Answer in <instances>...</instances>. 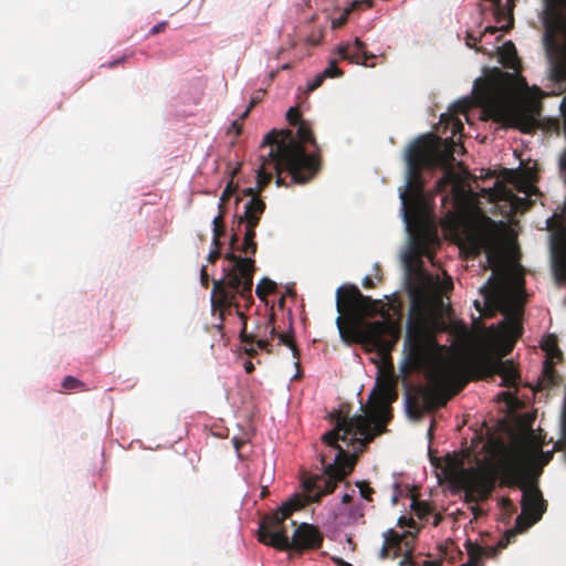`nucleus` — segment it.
<instances>
[{"label":"nucleus","instance_id":"obj_61","mask_svg":"<svg viewBox=\"0 0 566 566\" xmlns=\"http://www.w3.org/2000/svg\"><path fill=\"white\" fill-rule=\"evenodd\" d=\"M472 511H473V514H474L475 516H478V515L480 514V512H481V509H480L479 506H473V507H472Z\"/></svg>","mask_w":566,"mask_h":566},{"label":"nucleus","instance_id":"obj_25","mask_svg":"<svg viewBox=\"0 0 566 566\" xmlns=\"http://www.w3.org/2000/svg\"><path fill=\"white\" fill-rule=\"evenodd\" d=\"M520 532L521 531L516 525L513 530L506 531L499 541L497 545L492 548V556H495L501 549L505 548L510 543H512L515 539L516 534Z\"/></svg>","mask_w":566,"mask_h":566},{"label":"nucleus","instance_id":"obj_23","mask_svg":"<svg viewBox=\"0 0 566 566\" xmlns=\"http://www.w3.org/2000/svg\"><path fill=\"white\" fill-rule=\"evenodd\" d=\"M504 332L512 338L513 343L516 342V339H518L523 333V327L520 319L516 316L510 317L505 323Z\"/></svg>","mask_w":566,"mask_h":566},{"label":"nucleus","instance_id":"obj_46","mask_svg":"<svg viewBox=\"0 0 566 566\" xmlns=\"http://www.w3.org/2000/svg\"><path fill=\"white\" fill-rule=\"evenodd\" d=\"M213 227L223 228L224 227V216L218 214L212 220Z\"/></svg>","mask_w":566,"mask_h":566},{"label":"nucleus","instance_id":"obj_37","mask_svg":"<svg viewBox=\"0 0 566 566\" xmlns=\"http://www.w3.org/2000/svg\"><path fill=\"white\" fill-rule=\"evenodd\" d=\"M364 506L363 505H355L350 509L349 512V520L353 523H357L359 520L364 518Z\"/></svg>","mask_w":566,"mask_h":566},{"label":"nucleus","instance_id":"obj_58","mask_svg":"<svg viewBox=\"0 0 566 566\" xmlns=\"http://www.w3.org/2000/svg\"><path fill=\"white\" fill-rule=\"evenodd\" d=\"M503 506L512 509L513 504H512V502L509 499H504L503 500Z\"/></svg>","mask_w":566,"mask_h":566},{"label":"nucleus","instance_id":"obj_29","mask_svg":"<svg viewBox=\"0 0 566 566\" xmlns=\"http://www.w3.org/2000/svg\"><path fill=\"white\" fill-rule=\"evenodd\" d=\"M62 387L65 389V390H71V389H80V390H85V385L84 382H82L81 380H78L77 378L73 377V376H66L63 381H62Z\"/></svg>","mask_w":566,"mask_h":566},{"label":"nucleus","instance_id":"obj_10","mask_svg":"<svg viewBox=\"0 0 566 566\" xmlns=\"http://www.w3.org/2000/svg\"><path fill=\"white\" fill-rule=\"evenodd\" d=\"M457 483L465 492L467 502L483 501L494 489V478L486 471L475 468L463 469Z\"/></svg>","mask_w":566,"mask_h":566},{"label":"nucleus","instance_id":"obj_44","mask_svg":"<svg viewBox=\"0 0 566 566\" xmlns=\"http://www.w3.org/2000/svg\"><path fill=\"white\" fill-rule=\"evenodd\" d=\"M242 119H237L234 122H232L230 128H229V133L233 132L235 134V136H239L242 132V124L240 123Z\"/></svg>","mask_w":566,"mask_h":566},{"label":"nucleus","instance_id":"obj_17","mask_svg":"<svg viewBox=\"0 0 566 566\" xmlns=\"http://www.w3.org/2000/svg\"><path fill=\"white\" fill-rule=\"evenodd\" d=\"M409 534V532L400 535L394 530H388L384 533V544L380 549V558H398L401 555V542Z\"/></svg>","mask_w":566,"mask_h":566},{"label":"nucleus","instance_id":"obj_62","mask_svg":"<svg viewBox=\"0 0 566 566\" xmlns=\"http://www.w3.org/2000/svg\"><path fill=\"white\" fill-rule=\"evenodd\" d=\"M345 21H346V17H344V18H342V19H339V21H338L337 23H336V22H334V25H335V27H339V25H342Z\"/></svg>","mask_w":566,"mask_h":566},{"label":"nucleus","instance_id":"obj_22","mask_svg":"<svg viewBox=\"0 0 566 566\" xmlns=\"http://www.w3.org/2000/svg\"><path fill=\"white\" fill-rule=\"evenodd\" d=\"M499 91V87H497V84L496 83H488L484 87L481 88V91L479 92V97L481 99V102L486 106V107H495L497 108L499 107V101H497V92Z\"/></svg>","mask_w":566,"mask_h":566},{"label":"nucleus","instance_id":"obj_13","mask_svg":"<svg viewBox=\"0 0 566 566\" xmlns=\"http://www.w3.org/2000/svg\"><path fill=\"white\" fill-rule=\"evenodd\" d=\"M286 119L293 126H297L296 134L293 136L303 147L305 144H311L316 148L314 154H318V146L314 137L313 130L310 124L301 118V113L297 108L291 107L286 113Z\"/></svg>","mask_w":566,"mask_h":566},{"label":"nucleus","instance_id":"obj_43","mask_svg":"<svg viewBox=\"0 0 566 566\" xmlns=\"http://www.w3.org/2000/svg\"><path fill=\"white\" fill-rule=\"evenodd\" d=\"M166 27H167V22L166 21L159 22V23H157L156 25H154L151 28L149 33H150V35H157L160 32H164Z\"/></svg>","mask_w":566,"mask_h":566},{"label":"nucleus","instance_id":"obj_7","mask_svg":"<svg viewBox=\"0 0 566 566\" xmlns=\"http://www.w3.org/2000/svg\"><path fill=\"white\" fill-rule=\"evenodd\" d=\"M499 469L505 485L523 489L522 513L516 517V526L520 531H525L542 518L547 510V502L537 486L525 483V461L522 454L503 455L499 461Z\"/></svg>","mask_w":566,"mask_h":566},{"label":"nucleus","instance_id":"obj_59","mask_svg":"<svg viewBox=\"0 0 566 566\" xmlns=\"http://www.w3.org/2000/svg\"><path fill=\"white\" fill-rule=\"evenodd\" d=\"M268 494H269V490H268V488H266V486H264V488L262 489V492H261V497H262V499H264Z\"/></svg>","mask_w":566,"mask_h":566},{"label":"nucleus","instance_id":"obj_54","mask_svg":"<svg viewBox=\"0 0 566 566\" xmlns=\"http://www.w3.org/2000/svg\"><path fill=\"white\" fill-rule=\"evenodd\" d=\"M333 560L338 565V566H353L352 564L345 562L344 559L342 558H333Z\"/></svg>","mask_w":566,"mask_h":566},{"label":"nucleus","instance_id":"obj_47","mask_svg":"<svg viewBox=\"0 0 566 566\" xmlns=\"http://www.w3.org/2000/svg\"><path fill=\"white\" fill-rule=\"evenodd\" d=\"M411 563V552L408 551L406 554H405V557L400 560L399 565L400 566H406L407 564Z\"/></svg>","mask_w":566,"mask_h":566},{"label":"nucleus","instance_id":"obj_31","mask_svg":"<svg viewBox=\"0 0 566 566\" xmlns=\"http://www.w3.org/2000/svg\"><path fill=\"white\" fill-rule=\"evenodd\" d=\"M359 489L360 496L367 501H373V494L375 493L374 489L369 485L367 481H358L356 483Z\"/></svg>","mask_w":566,"mask_h":566},{"label":"nucleus","instance_id":"obj_50","mask_svg":"<svg viewBox=\"0 0 566 566\" xmlns=\"http://www.w3.org/2000/svg\"><path fill=\"white\" fill-rule=\"evenodd\" d=\"M241 169V164H238L234 168L231 169L230 171V179L229 180H232L234 179V177L239 174Z\"/></svg>","mask_w":566,"mask_h":566},{"label":"nucleus","instance_id":"obj_42","mask_svg":"<svg viewBox=\"0 0 566 566\" xmlns=\"http://www.w3.org/2000/svg\"><path fill=\"white\" fill-rule=\"evenodd\" d=\"M200 282L205 289H207L209 286L210 279H209L206 266H202V269L200 271Z\"/></svg>","mask_w":566,"mask_h":566},{"label":"nucleus","instance_id":"obj_63","mask_svg":"<svg viewBox=\"0 0 566 566\" xmlns=\"http://www.w3.org/2000/svg\"><path fill=\"white\" fill-rule=\"evenodd\" d=\"M292 69V64L291 63H285L281 66V70H290Z\"/></svg>","mask_w":566,"mask_h":566},{"label":"nucleus","instance_id":"obj_33","mask_svg":"<svg viewBox=\"0 0 566 566\" xmlns=\"http://www.w3.org/2000/svg\"><path fill=\"white\" fill-rule=\"evenodd\" d=\"M240 250L244 254L254 255L258 251V244L254 239L243 238V242H242Z\"/></svg>","mask_w":566,"mask_h":566},{"label":"nucleus","instance_id":"obj_8","mask_svg":"<svg viewBox=\"0 0 566 566\" xmlns=\"http://www.w3.org/2000/svg\"><path fill=\"white\" fill-rule=\"evenodd\" d=\"M512 345L505 349L493 350L485 347L473 353L467 360V365L472 377L483 379L499 375L502 378L501 386L513 388L516 387L518 371L511 360L502 358L511 352Z\"/></svg>","mask_w":566,"mask_h":566},{"label":"nucleus","instance_id":"obj_11","mask_svg":"<svg viewBox=\"0 0 566 566\" xmlns=\"http://www.w3.org/2000/svg\"><path fill=\"white\" fill-rule=\"evenodd\" d=\"M552 269L558 283H566V228L551 235Z\"/></svg>","mask_w":566,"mask_h":566},{"label":"nucleus","instance_id":"obj_51","mask_svg":"<svg viewBox=\"0 0 566 566\" xmlns=\"http://www.w3.org/2000/svg\"><path fill=\"white\" fill-rule=\"evenodd\" d=\"M363 285H364L365 287H367V289H371V287H374V282H373L371 277H370V276H366V277H364V280H363Z\"/></svg>","mask_w":566,"mask_h":566},{"label":"nucleus","instance_id":"obj_15","mask_svg":"<svg viewBox=\"0 0 566 566\" xmlns=\"http://www.w3.org/2000/svg\"><path fill=\"white\" fill-rule=\"evenodd\" d=\"M342 60H348L350 63L367 65L369 59H374V54H368L366 44L359 39H355L353 43L339 45L337 49Z\"/></svg>","mask_w":566,"mask_h":566},{"label":"nucleus","instance_id":"obj_55","mask_svg":"<svg viewBox=\"0 0 566 566\" xmlns=\"http://www.w3.org/2000/svg\"><path fill=\"white\" fill-rule=\"evenodd\" d=\"M352 501V496L349 494H344L342 497V503L348 504Z\"/></svg>","mask_w":566,"mask_h":566},{"label":"nucleus","instance_id":"obj_32","mask_svg":"<svg viewBox=\"0 0 566 566\" xmlns=\"http://www.w3.org/2000/svg\"><path fill=\"white\" fill-rule=\"evenodd\" d=\"M468 554L470 556V559L473 562L480 559L484 555H489L483 547L479 545H473L472 543H469Z\"/></svg>","mask_w":566,"mask_h":566},{"label":"nucleus","instance_id":"obj_19","mask_svg":"<svg viewBox=\"0 0 566 566\" xmlns=\"http://www.w3.org/2000/svg\"><path fill=\"white\" fill-rule=\"evenodd\" d=\"M514 453L522 454V457L525 461V467L527 465V462L531 459L536 460L541 465L548 464V462L553 459V451L544 452L542 450L541 446H535V447H532V448H530L527 450H523V451H512V452L506 453L505 455H511Z\"/></svg>","mask_w":566,"mask_h":566},{"label":"nucleus","instance_id":"obj_12","mask_svg":"<svg viewBox=\"0 0 566 566\" xmlns=\"http://www.w3.org/2000/svg\"><path fill=\"white\" fill-rule=\"evenodd\" d=\"M266 209L265 201H252L244 207L242 214H237L238 227L244 226V238L255 239V229Z\"/></svg>","mask_w":566,"mask_h":566},{"label":"nucleus","instance_id":"obj_45","mask_svg":"<svg viewBox=\"0 0 566 566\" xmlns=\"http://www.w3.org/2000/svg\"><path fill=\"white\" fill-rule=\"evenodd\" d=\"M398 525L403 527V526H409V527H413L416 525L413 518L409 517V518H406L405 516H400L399 520H398Z\"/></svg>","mask_w":566,"mask_h":566},{"label":"nucleus","instance_id":"obj_27","mask_svg":"<svg viewBox=\"0 0 566 566\" xmlns=\"http://www.w3.org/2000/svg\"><path fill=\"white\" fill-rule=\"evenodd\" d=\"M450 122H451L450 125H451V134H452V136L450 138L444 139V140L441 139V146L442 147L444 146L447 140L448 142H450V140L454 142L453 140V136H455L458 134H461L462 130L464 129V126H463V124H462V122L460 119L450 116ZM453 144H454V146H453V153H454L455 151V143H453Z\"/></svg>","mask_w":566,"mask_h":566},{"label":"nucleus","instance_id":"obj_24","mask_svg":"<svg viewBox=\"0 0 566 566\" xmlns=\"http://www.w3.org/2000/svg\"><path fill=\"white\" fill-rule=\"evenodd\" d=\"M275 290L276 283L268 277H264L256 285L255 294L259 298L265 300L266 295L274 293Z\"/></svg>","mask_w":566,"mask_h":566},{"label":"nucleus","instance_id":"obj_39","mask_svg":"<svg viewBox=\"0 0 566 566\" xmlns=\"http://www.w3.org/2000/svg\"><path fill=\"white\" fill-rule=\"evenodd\" d=\"M226 227L219 228L213 227V238H212V245H221V237L224 234Z\"/></svg>","mask_w":566,"mask_h":566},{"label":"nucleus","instance_id":"obj_53","mask_svg":"<svg viewBox=\"0 0 566 566\" xmlns=\"http://www.w3.org/2000/svg\"><path fill=\"white\" fill-rule=\"evenodd\" d=\"M218 209H219V213L218 214L224 216L226 214V202H222L220 200L219 205H218Z\"/></svg>","mask_w":566,"mask_h":566},{"label":"nucleus","instance_id":"obj_36","mask_svg":"<svg viewBox=\"0 0 566 566\" xmlns=\"http://www.w3.org/2000/svg\"><path fill=\"white\" fill-rule=\"evenodd\" d=\"M238 185H235L232 180H229L224 190L222 191V195L220 197V200L222 202H227L232 195L237 191Z\"/></svg>","mask_w":566,"mask_h":566},{"label":"nucleus","instance_id":"obj_14","mask_svg":"<svg viewBox=\"0 0 566 566\" xmlns=\"http://www.w3.org/2000/svg\"><path fill=\"white\" fill-rule=\"evenodd\" d=\"M235 313L240 317V319L242 321V328H241V332H240V340H241V343H243L245 345L244 352L250 357H255L256 354H258V350L253 347V344L255 343L256 346L260 349H263L266 353L271 354L272 353V349H271L272 345H271V342L269 339H266V338H259V339L255 340V336L253 334H248L247 333V315L243 312L240 311V306L235 307Z\"/></svg>","mask_w":566,"mask_h":566},{"label":"nucleus","instance_id":"obj_56","mask_svg":"<svg viewBox=\"0 0 566 566\" xmlns=\"http://www.w3.org/2000/svg\"><path fill=\"white\" fill-rule=\"evenodd\" d=\"M244 442L243 441H239L237 439L233 440V446L235 448L237 451L240 450L241 446L243 444Z\"/></svg>","mask_w":566,"mask_h":566},{"label":"nucleus","instance_id":"obj_21","mask_svg":"<svg viewBox=\"0 0 566 566\" xmlns=\"http://www.w3.org/2000/svg\"><path fill=\"white\" fill-rule=\"evenodd\" d=\"M261 165L256 175V189L261 193L272 179L270 163H268V154L260 156Z\"/></svg>","mask_w":566,"mask_h":566},{"label":"nucleus","instance_id":"obj_60","mask_svg":"<svg viewBox=\"0 0 566 566\" xmlns=\"http://www.w3.org/2000/svg\"><path fill=\"white\" fill-rule=\"evenodd\" d=\"M361 3H364L367 8L373 7V0H363Z\"/></svg>","mask_w":566,"mask_h":566},{"label":"nucleus","instance_id":"obj_6","mask_svg":"<svg viewBox=\"0 0 566 566\" xmlns=\"http://www.w3.org/2000/svg\"><path fill=\"white\" fill-rule=\"evenodd\" d=\"M444 331L446 322L436 315L422 310H415L410 314L403 340V355L411 370L422 371L432 365L440 349L437 335Z\"/></svg>","mask_w":566,"mask_h":566},{"label":"nucleus","instance_id":"obj_52","mask_svg":"<svg viewBox=\"0 0 566 566\" xmlns=\"http://www.w3.org/2000/svg\"><path fill=\"white\" fill-rule=\"evenodd\" d=\"M244 369L248 374H251L254 370V365L252 361L248 360L244 363Z\"/></svg>","mask_w":566,"mask_h":566},{"label":"nucleus","instance_id":"obj_4","mask_svg":"<svg viewBox=\"0 0 566 566\" xmlns=\"http://www.w3.org/2000/svg\"><path fill=\"white\" fill-rule=\"evenodd\" d=\"M269 147L268 163L271 171L276 174V186H285L281 177L286 171L293 184L308 182L319 170V154H308L298 142L295 140L291 129L268 133L261 144V148Z\"/></svg>","mask_w":566,"mask_h":566},{"label":"nucleus","instance_id":"obj_64","mask_svg":"<svg viewBox=\"0 0 566 566\" xmlns=\"http://www.w3.org/2000/svg\"><path fill=\"white\" fill-rule=\"evenodd\" d=\"M552 346L555 347L556 352L558 355H562L560 350L556 347V343H555V339L552 340Z\"/></svg>","mask_w":566,"mask_h":566},{"label":"nucleus","instance_id":"obj_26","mask_svg":"<svg viewBox=\"0 0 566 566\" xmlns=\"http://www.w3.org/2000/svg\"><path fill=\"white\" fill-rule=\"evenodd\" d=\"M411 510L420 520H423L429 514H431V507L429 503L418 500L415 495H412Z\"/></svg>","mask_w":566,"mask_h":566},{"label":"nucleus","instance_id":"obj_41","mask_svg":"<svg viewBox=\"0 0 566 566\" xmlns=\"http://www.w3.org/2000/svg\"><path fill=\"white\" fill-rule=\"evenodd\" d=\"M221 256L220 245H213V249L208 254V262L214 263Z\"/></svg>","mask_w":566,"mask_h":566},{"label":"nucleus","instance_id":"obj_16","mask_svg":"<svg viewBox=\"0 0 566 566\" xmlns=\"http://www.w3.org/2000/svg\"><path fill=\"white\" fill-rule=\"evenodd\" d=\"M469 247L474 255L481 253L482 250L488 252V259L491 262L494 259L493 252V233L486 229H480L476 233L468 237Z\"/></svg>","mask_w":566,"mask_h":566},{"label":"nucleus","instance_id":"obj_40","mask_svg":"<svg viewBox=\"0 0 566 566\" xmlns=\"http://www.w3.org/2000/svg\"><path fill=\"white\" fill-rule=\"evenodd\" d=\"M481 36L480 38H476L474 34L472 33H468L467 36H465V44L469 46V48H474L476 51H480L479 48H476V43L479 41H481Z\"/></svg>","mask_w":566,"mask_h":566},{"label":"nucleus","instance_id":"obj_20","mask_svg":"<svg viewBox=\"0 0 566 566\" xmlns=\"http://www.w3.org/2000/svg\"><path fill=\"white\" fill-rule=\"evenodd\" d=\"M511 120L512 126L518 128L523 133H531L536 127V119L530 113L517 112L513 114Z\"/></svg>","mask_w":566,"mask_h":566},{"label":"nucleus","instance_id":"obj_9","mask_svg":"<svg viewBox=\"0 0 566 566\" xmlns=\"http://www.w3.org/2000/svg\"><path fill=\"white\" fill-rule=\"evenodd\" d=\"M449 399L450 395L441 386H419L413 395H406L407 411L410 417L419 419L424 412L446 406Z\"/></svg>","mask_w":566,"mask_h":566},{"label":"nucleus","instance_id":"obj_57","mask_svg":"<svg viewBox=\"0 0 566 566\" xmlns=\"http://www.w3.org/2000/svg\"><path fill=\"white\" fill-rule=\"evenodd\" d=\"M441 520H442V516L437 514L434 516L433 526H438L440 524Z\"/></svg>","mask_w":566,"mask_h":566},{"label":"nucleus","instance_id":"obj_28","mask_svg":"<svg viewBox=\"0 0 566 566\" xmlns=\"http://www.w3.org/2000/svg\"><path fill=\"white\" fill-rule=\"evenodd\" d=\"M264 94H265V91L259 90L252 95L247 109L240 115V119H245L249 116L252 108L254 106H256L263 99Z\"/></svg>","mask_w":566,"mask_h":566},{"label":"nucleus","instance_id":"obj_38","mask_svg":"<svg viewBox=\"0 0 566 566\" xmlns=\"http://www.w3.org/2000/svg\"><path fill=\"white\" fill-rule=\"evenodd\" d=\"M325 76H323V73L317 74L311 82L307 83L306 92H313L317 90L325 81Z\"/></svg>","mask_w":566,"mask_h":566},{"label":"nucleus","instance_id":"obj_30","mask_svg":"<svg viewBox=\"0 0 566 566\" xmlns=\"http://www.w3.org/2000/svg\"><path fill=\"white\" fill-rule=\"evenodd\" d=\"M322 73L325 78L339 77L343 75V71L337 66L336 60H332Z\"/></svg>","mask_w":566,"mask_h":566},{"label":"nucleus","instance_id":"obj_3","mask_svg":"<svg viewBox=\"0 0 566 566\" xmlns=\"http://www.w3.org/2000/svg\"><path fill=\"white\" fill-rule=\"evenodd\" d=\"M453 142L441 146L440 137L426 134L417 137L406 151V186L400 192L401 209L405 221L421 219L426 210L423 169L447 167L454 160Z\"/></svg>","mask_w":566,"mask_h":566},{"label":"nucleus","instance_id":"obj_1","mask_svg":"<svg viewBox=\"0 0 566 566\" xmlns=\"http://www.w3.org/2000/svg\"><path fill=\"white\" fill-rule=\"evenodd\" d=\"M397 399V379L392 369H380L368 399L369 415L349 417L343 415L342 411L331 415L335 426L322 436V441L326 447L337 451L333 462H328V455L322 453L323 473L303 481L305 497L295 496L273 514L262 518L258 531L261 543L280 551L297 553L317 549L322 546L323 535L316 526L302 523L295 528L290 539L284 522L291 517L294 511L301 510L306 503L319 502L324 495L335 491L337 483L343 481L354 469V462L339 441L347 447L357 443L361 451L377 436L387 431L386 426L392 417L390 405Z\"/></svg>","mask_w":566,"mask_h":566},{"label":"nucleus","instance_id":"obj_35","mask_svg":"<svg viewBox=\"0 0 566 566\" xmlns=\"http://www.w3.org/2000/svg\"><path fill=\"white\" fill-rule=\"evenodd\" d=\"M505 48L510 50V53L507 55V61H505V57L503 56V63L504 65L509 67H515V63L517 62L516 52L513 43L505 44Z\"/></svg>","mask_w":566,"mask_h":566},{"label":"nucleus","instance_id":"obj_34","mask_svg":"<svg viewBox=\"0 0 566 566\" xmlns=\"http://www.w3.org/2000/svg\"><path fill=\"white\" fill-rule=\"evenodd\" d=\"M242 196L243 197H249V200L244 203L243 208L247 207L250 202L255 201V200L264 201L261 198V193L259 192L256 187L255 188H245V189H243L242 190Z\"/></svg>","mask_w":566,"mask_h":566},{"label":"nucleus","instance_id":"obj_49","mask_svg":"<svg viewBox=\"0 0 566 566\" xmlns=\"http://www.w3.org/2000/svg\"><path fill=\"white\" fill-rule=\"evenodd\" d=\"M496 32H499V28L497 27H488L484 30V32L481 34V38L485 36L488 33L495 34Z\"/></svg>","mask_w":566,"mask_h":566},{"label":"nucleus","instance_id":"obj_5","mask_svg":"<svg viewBox=\"0 0 566 566\" xmlns=\"http://www.w3.org/2000/svg\"><path fill=\"white\" fill-rule=\"evenodd\" d=\"M238 241V233L234 232L230 239V251L224 255L226 260L233 263L232 268L224 269L221 279L212 280L211 306L213 312H218L219 328L223 326L226 312L240 306L238 296L242 298L247 310L254 302L252 296L254 260L241 258L234 253L233 248Z\"/></svg>","mask_w":566,"mask_h":566},{"label":"nucleus","instance_id":"obj_18","mask_svg":"<svg viewBox=\"0 0 566 566\" xmlns=\"http://www.w3.org/2000/svg\"><path fill=\"white\" fill-rule=\"evenodd\" d=\"M265 328L269 329L270 338L271 339H273L274 337L277 336L279 343L281 345L287 346L292 350V355L296 359L295 366L297 367V369H300V367H301V364H300V349H298V347H297V345L295 343L294 335L293 334H287V333L277 334L276 329L274 327V315L273 314L269 317V319L266 322V325H265Z\"/></svg>","mask_w":566,"mask_h":566},{"label":"nucleus","instance_id":"obj_48","mask_svg":"<svg viewBox=\"0 0 566 566\" xmlns=\"http://www.w3.org/2000/svg\"><path fill=\"white\" fill-rule=\"evenodd\" d=\"M454 332L459 333L461 335H467L468 334V328H467V326L464 324H460L459 326L454 327Z\"/></svg>","mask_w":566,"mask_h":566},{"label":"nucleus","instance_id":"obj_2","mask_svg":"<svg viewBox=\"0 0 566 566\" xmlns=\"http://www.w3.org/2000/svg\"><path fill=\"white\" fill-rule=\"evenodd\" d=\"M377 302L364 295L354 284L343 285L336 292L339 315L336 325L347 344H363L380 354L389 353L400 337V327L390 318L368 322L378 312Z\"/></svg>","mask_w":566,"mask_h":566}]
</instances>
